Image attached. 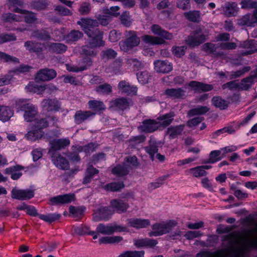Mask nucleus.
<instances>
[{"instance_id":"nucleus-1","label":"nucleus","mask_w":257,"mask_h":257,"mask_svg":"<svg viewBox=\"0 0 257 257\" xmlns=\"http://www.w3.org/2000/svg\"><path fill=\"white\" fill-rule=\"evenodd\" d=\"M257 247V224L250 236L246 239L243 244L238 248L230 246L225 249L219 250L213 253L204 252L197 255L201 257H240L244 250L248 248Z\"/></svg>"},{"instance_id":"nucleus-2","label":"nucleus","mask_w":257,"mask_h":257,"mask_svg":"<svg viewBox=\"0 0 257 257\" xmlns=\"http://www.w3.org/2000/svg\"><path fill=\"white\" fill-rule=\"evenodd\" d=\"M128 205L121 200L115 199L110 202V207H102L93 214V220L98 221L100 220H107L108 215H111L116 211L118 213L123 212L127 210Z\"/></svg>"},{"instance_id":"nucleus-3","label":"nucleus","mask_w":257,"mask_h":257,"mask_svg":"<svg viewBox=\"0 0 257 257\" xmlns=\"http://www.w3.org/2000/svg\"><path fill=\"white\" fill-rule=\"evenodd\" d=\"M150 29L153 34L160 36L161 37H155L145 35L141 37L142 40L147 44L151 45H160L165 43L164 39L171 40L173 35L161 28L158 25H153Z\"/></svg>"},{"instance_id":"nucleus-4","label":"nucleus","mask_w":257,"mask_h":257,"mask_svg":"<svg viewBox=\"0 0 257 257\" xmlns=\"http://www.w3.org/2000/svg\"><path fill=\"white\" fill-rule=\"evenodd\" d=\"M95 34L96 38L95 37L89 38L88 44L82 47L81 51L82 54L94 56L97 53L95 48L104 45V42L102 40V33L99 30H97L95 31Z\"/></svg>"},{"instance_id":"nucleus-5","label":"nucleus","mask_w":257,"mask_h":257,"mask_svg":"<svg viewBox=\"0 0 257 257\" xmlns=\"http://www.w3.org/2000/svg\"><path fill=\"white\" fill-rule=\"evenodd\" d=\"M13 11L20 15L13 14H5L3 15V20L5 22H12L13 21H20L25 18L27 23H32L35 21V15L28 11L22 10L18 8H15Z\"/></svg>"},{"instance_id":"nucleus-6","label":"nucleus","mask_w":257,"mask_h":257,"mask_svg":"<svg viewBox=\"0 0 257 257\" xmlns=\"http://www.w3.org/2000/svg\"><path fill=\"white\" fill-rule=\"evenodd\" d=\"M125 40L119 42L121 50L127 52L139 45L140 39L137 33L133 31H126L124 33Z\"/></svg>"},{"instance_id":"nucleus-7","label":"nucleus","mask_w":257,"mask_h":257,"mask_svg":"<svg viewBox=\"0 0 257 257\" xmlns=\"http://www.w3.org/2000/svg\"><path fill=\"white\" fill-rule=\"evenodd\" d=\"M77 24L81 27L89 38H96L95 31L99 30L97 29L94 30L98 25L96 20L90 18H82L77 21Z\"/></svg>"},{"instance_id":"nucleus-8","label":"nucleus","mask_w":257,"mask_h":257,"mask_svg":"<svg viewBox=\"0 0 257 257\" xmlns=\"http://www.w3.org/2000/svg\"><path fill=\"white\" fill-rule=\"evenodd\" d=\"M125 163L126 165H119L114 167L112 169V173L118 176H124L127 174L130 167L136 166L138 165L137 158L135 156L128 157Z\"/></svg>"},{"instance_id":"nucleus-9","label":"nucleus","mask_w":257,"mask_h":257,"mask_svg":"<svg viewBox=\"0 0 257 257\" xmlns=\"http://www.w3.org/2000/svg\"><path fill=\"white\" fill-rule=\"evenodd\" d=\"M48 125V122L45 119L37 120L34 130L28 132L26 135L27 138L31 141H36L40 139L43 136V132L41 130Z\"/></svg>"},{"instance_id":"nucleus-10","label":"nucleus","mask_w":257,"mask_h":257,"mask_svg":"<svg viewBox=\"0 0 257 257\" xmlns=\"http://www.w3.org/2000/svg\"><path fill=\"white\" fill-rule=\"evenodd\" d=\"M175 225L174 222L170 221L167 222L157 223L152 226V231L149 233L150 236H157L168 233L171 227Z\"/></svg>"},{"instance_id":"nucleus-11","label":"nucleus","mask_w":257,"mask_h":257,"mask_svg":"<svg viewBox=\"0 0 257 257\" xmlns=\"http://www.w3.org/2000/svg\"><path fill=\"white\" fill-rule=\"evenodd\" d=\"M95 148V145L92 143L89 144L83 147L80 146H73V152L69 156V159L73 162H78L80 160V157L78 154V153L83 151L86 154L90 153L94 151Z\"/></svg>"},{"instance_id":"nucleus-12","label":"nucleus","mask_w":257,"mask_h":257,"mask_svg":"<svg viewBox=\"0 0 257 257\" xmlns=\"http://www.w3.org/2000/svg\"><path fill=\"white\" fill-rule=\"evenodd\" d=\"M126 229L125 227L118 225L116 224L105 225L103 224H99L96 228L97 233L110 235L116 232H122Z\"/></svg>"},{"instance_id":"nucleus-13","label":"nucleus","mask_w":257,"mask_h":257,"mask_svg":"<svg viewBox=\"0 0 257 257\" xmlns=\"http://www.w3.org/2000/svg\"><path fill=\"white\" fill-rule=\"evenodd\" d=\"M27 91L42 94L45 90H52L56 89V87L50 84L48 85H39L34 82H30L26 87Z\"/></svg>"},{"instance_id":"nucleus-14","label":"nucleus","mask_w":257,"mask_h":257,"mask_svg":"<svg viewBox=\"0 0 257 257\" xmlns=\"http://www.w3.org/2000/svg\"><path fill=\"white\" fill-rule=\"evenodd\" d=\"M34 196V191L31 189L21 190L14 188L12 191V197L18 200H28Z\"/></svg>"},{"instance_id":"nucleus-15","label":"nucleus","mask_w":257,"mask_h":257,"mask_svg":"<svg viewBox=\"0 0 257 257\" xmlns=\"http://www.w3.org/2000/svg\"><path fill=\"white\" fill-rule=\"evenodd\" d=\"M238 24L241 26L254 27L257 25V10H254L252 14L243 16L238 20Z\"/></svg>"},{"instance_id":"nucleus-16","label":"nucleus","mask_w":257,"mask_h":257,"mask_svg":"<svg viewBox=\"0 0 257 257\" xmlns=\"http://www.w3.org/2000/svg\"><path fill=\"white\" fill-rule=\"evenodd\" d=\"M23 110L25 113L24 117L27 121H33L35 120L36 116L37 114V108L32 104L29 103L24 104L23 106Z\"/></svg>"},{"instance_id":"nucleus-17","label":"nucleus","mask_w":257,"mask_h":257,"mask_svg":"<svg viewBox=\"0 0 257 257\" xmlns=\"http://www.w3.org/2000/svg\"><path fill=\"white\" fill-rule=\"evenodd\" d=\"M75 200V196L73 194L58 195L50 199V202L51 205H55L69 203Z\"/></svg>"},{"instance_id":"nucleus-18","label":"nucleus","mask_w":257,"mask_h":257,"mask_svg":"<svg viewBox=\"0 0 257 257\" xmlns=\"http://www.w3.org/2000/svg\"><path fill=\"white\" fill-rule=\"evenodd\" d=\"M56 72L53 69H44L40 70L35 76L36 80L48 81L56 76Z\"/></svg>"},{"instance_id":"nucleus-19","label":"nucleus","mask_w":257,"mask_h":257,"mask_svg":"<svg viewBox=\"0 0 257 257\" xmlns=\"http://www.w3.org/2000/svg\"><path fill=\"white\" fill-rule=\"evenodd\" d=\"M159 128V124L157 120L153 119L144 120L142 124L138 127V129L140 131L148 133L153 132Z\"/></svg>"},{"instance_id":"nucleus-20","label":"nucleus","mask_w":257,"mask_h":257,"mask_svg":"<svg viewBox=\"0 0 257 257\" xmlns=\"http://www.w3.org/2000/svg\"><path fill=\"white\" fill-rule=\"evenodd\" d=\"M92 60L90 58H85L83 59L82 64H79L78 66H72L68 64H66V69L70 72H78L83 71L87 68L92 64Z\"/></svg>"},{"instance_id":"nucleus-21","label":"nucleus","mask_w":257,"mask_h":257,"mask_svg":"<svg viewBox=\"0 0 257 257\" xmlns=\"http://www.w3.org/2000/svg\"><path fill=\"white\" fill-rule=\"evenodd\" d=\"M70 141L68 139H61L53 140L50 142L51 149L49 152L50 154H52L53 151L64 148L70 145Z\"/></svg>"},{"instance_id":"nucleus-22","label":"nucleus","mask_w":257,"mask_h":257,"mask_svg":"<svg viewBox=\"0 0 257 257\" xmlns=\"http://www.w3.org/2000/svg\"><path fill=\"white\" fill-rule=\"evenodd\" d=\"M188 85L196 92L210 91L213 88L212 85L205 84L196 81H192Z\"/></svg>"},{"instance_id":"nucleus-23","label":"nucleus","mask_w":257,"mask_h":257,"mask_svg":"<svg viewBox=\"0 0 257 257\" xmlns=\"http://www.w3.org/2000/svg\"><path fill=\"white\" fill-rule=\"evenodd\" d=\"M26 49L31 52L40 53L47 50V44H42L33 41H28L25 43Z\"/></svg>"},{"instance_id":"nucleus-24","label":"nucleus","mask_w":257,"mask_h":257,"mask_svg":"<svg viewBox=\"0 0 257 257\" xmlns=\"http://www.w3.org/2000/svg\"><path fill=\"white\" fill-rule=\"evenodd\" d=\"M129 226L137 229L146 228L151 224L149 219L133 218L127 220Z\"/></svg>"},{"instance_id":"nucleus-25","label":"nucleus","mask_w":257,"mask_h":257,"mask_svg":"<svg viewBox=\"0 0 257 257\" xmlns=\"http://www.w3.org/2000/svg\"><path fill=\"white\" fill-rule=\"evenodd\" d=\"M154 64L155 69L158 72L168 73L173 68L171 63L166 61L157 60L154 62Z\"/></svg>"},{"instance_id":"nucleus-26","label":"nucleus","mask_w":257,"mask_h":257,"mask_svg":"<svg viewBox=\"0 0 257 257\" xmlns=\"http://www.w3.org/2000/svg\"><path fill=\"white\" fill-rule=\"evenodd\" d=\"M118 89L122 93L130 95L136 94L137 91V87L131 85L128 82L125 81H121L118 83Z\"/></svg>"},{"instance_id":"nucleus-27","label":"nucleus","mask_w":257,"mask_h":257,"mask_svg":"<svg viewBox=\"0 0 257 257\" xmlns=\"http://www.w3.org/2000/svg\"><path fill=\"white\" fill-rule=\"evenodd\" d=\"M51 155L52 161L53 164L59 168L66 170L69 168V163L64 157L56 154H50Z\"/></svg>"},{"instance_id":"nucleus-28","label":"nucleus","mask_w":257,"mask_h":257,"mask_svg":"<svg viewBox=\"0 0 257 257\" xmlns=\"http://www.w3.org/2000/svg\"><path fill=\"white\" fill-rule=\"evenodd\" d=\"M95 114L90 111H77L74 116V121L76 124H80L91 117L94 116Z\"/></svg>"},{"instance_id":"nucleus-29","label":"nucleus","mask_w":257,"mask_h":257,"mask_svg":"<svg viewBox=\"0 0 257 257\" xmlns=\"http://www.w3.org/2000/svg\"><path fill=\"white\" fill-rule=\"evenodd\" d=\"M44 110L46 111H58L60 103L56 99H44L41 103Z\"/></svg>"},{"instance_id":"nucleus-30","label":"nucleus","mask_w":257,"mask_h":257,"mask_svg":"<svg viewBox=\"0 0 257 257\" xmlns=\"http://www.w3.org/2000/svg\"><path fill=\"white\" fill-rule=\"evenodd\" d=\"M130 102L124 98H120L110 102V107L114 109L123 110L128 108Z\"/></svg>"},{"instance_id":"nucleus-31","label":"nucleus","mask_w":257,"mask_h":257,"mask_svg":"<svg viewBox=\"0 0 257 257\" xmlns=\"http://www.w3.org/2000/svg\"><path fill=\"white\" fill-rule=\"evenodd\" d=\"M205 39L206 36L199 31L195 34L194 36L189 37L187 41L189 45L194 46L203 43Z\"/></svg>"},{"instance_id":"nucleus-32","label":"nucleus","mask_w":257,"mask_h":257,"mask_svg":"<svg viewBox=\"0 0 257 257\" xmlns=\"http://www.w3.org/2000/svg\"><path fill=\"white\" fill-rule=\"evenodd\" d=\"M175 116L174 113L170 112L169 113L165 114L160 116L157 118V123H158L159 127H166L169 125L173 121Z\"/></svg>"},{"instance_id":"nucleus-33","label":"nucleus","mask_w":257,"mask_h":257,"mask_svg":"<svg viewBox=\"0 0 257 257\" xmlns=\"http://www.w3.org/2000/svg\"><path fill=\"white\" fill-rule=\"evenodd\" d=\"M257 81V75L254 72H251L250 75L243 79L240 83L239 87L243 90H247L249 88L253 83Z\"/></svg>"},{"instance_id":"nucleus-34","label":"nucleus","mask_w":257,"mask_h":257,"mask_svg":"<svg viewBox=\"0 0 257 257\" xmlns=\"http://www.w3.org/2000/svg\"><path fill=\"white\" fill-rule=\"evenodd\" d=\"M184 125L171 126L167 129V134L170 139H174L180 135L184 130Z\"/></svg>"},{"instance_id":"nucleus-35","label":"nucleus","mask_w":257,"mask_h":257,"mask_svg":"<svg viewBox=\"0 0 257 257\" xmlns=\"http://www.w3.org/2000/svg\"><path fill=\"white\" fill-rule=\"evenodd\" d=\"M23 167L16 165L7 168L5 172L7 174H10L11 177L13 180L18 179L22 175L21 171Z\"/></svg>"},{"instance_id":"nucleus-36","label":"nucleus","mask_w":257,"mask_h":257,"mask_svg":"<svg viewBox=\"0 0 257 257\" xmlns=\"http://www.w3.org/2000/svg\"><path fill=\"white\" fill-rule=\"evenodd\" d=\"M47 50L49 52L62 53L66 51L67 47L61 43H47Z\"/></svg>"},{"instance_id":"nucleus-37","label":"nucleus","mask_w":257,"mask_h":257,"mask_svg":"<svg viewBox=\"0 0 257 257\" xmlns=\"http://www.w3.org/2000/svg\"><path fill=\"white\" fill-rule=\"evenodd\" d=\"M82 36L83 34L81 32L72 30L66 37H64L62 39L65 40L67 43H72L78 41Z\"/></svg>"},{"instance_id":"nucleus-38","label":"nucleus","mask_w":257,"mask_h":257,"mask_svg":"<svg viewBox=\"0 0 257 257\" xmlns=\"http://www.w3.org/2000/svg\"><path fill=\"white\" fill-rule=\"evenodd\" d=\"M157 243V242L155 240L148 238L138 239L134 241L135 245L138 247H153L156 245Z\"/></svg>"},{"instance_id":"nucleus-39","label":"nucleus","mask_w":257,"mask_h":257,"mask_svg":"<svg viewBox=\"0 0 257 257\" xmlns=\"http://www.w3.org/2000/svg\"><path fill=\"white\" fill-rule=\"evenodd\" d=\"M13 115V111L8 106H0V120L5 122Z\"/></svg>"},{"instance_id":"nucleus-40","label":"nucleus","mask_w":257,"mask_h":257,"mask_svg":"<svg viewBox=\"0 0 257 257\" xmlns=\"http://www.w3.org/2000/svg\"><path fill=\"white\" fill-rule=\"evenodd\" d=\"M242 47L245 49L242 52L243 55H246L254 53L256 50V47L254 40L245 41L242 45Z\"/></svg>"},{"instance_id":"nucleus-41","label":"nucleus","mask_w":257,"mask_h":257,"mask_svg":"<svg viewBox=\"0 0 257 257\" xmlns=\"http://www.w3.org/2000/svg\"><path fill=\"white\" fill-rule=\"evenodd\" d=\"M122 240V237L119 236H104L99 239L100 244H115L120 242Z\"/></svg>"},{"instance_id":"nucleus-42","label":"nucleus","mask_w":257,"mask_h":257,"mask_svg":"<svg viewBox=\"0 0 257 257\" xmlns=\"http://www.w3.org/2000/svg\"><path fill=\"white\" fill-rule=\"evenodd\" d=\"M212 104L220 109H225L228 105L229 102L227 100L223 99L220 97H213L212 99Z\"/></svg>"},{"instance_id":"nucleus-43","label":"nucleus","mask_w":257,"mask_h":257,"mask_svg":"<svg viewBox=\"0 0 257 257\" xmlns=\"http://www.w3.org/2000/svg\"><path fill=\"white\" fill-rule=\"evenodd\" d=\"M89 107L96 112H100L105 109L106 107L103 102L97 100H90L88 103Z\"/></svg>"},{"instance_id":"nucleus-44","label":"nucleus","mask_w":257,"mask_h":257,"mask_svg":"<svg viewBox=\"0 0 257 257\" xmlns=\"http://www.w3.org/2000/svg\"><path fill=\"white\" fill-rule=\"evenodd\" d=\"M40 219L49 223L58 220L61 215L58 213H49L47 214H38Z\"/></svg>"},{"instance_id":"nucleus-45","label":"nucleus","mask_w":257,"mask_h":257,"mask_svg":"<svg viewBox=\"0 0 257 257\" xmlns=\"http://www.w3.org/2000/svg\"><path fill=\"white\" fill-rule=\"evenodd\" d=\"M237 9V6L236 3H227L223 7V11L227 16H233L236 14Z\"/></svg>"},{"instance_id":"nucleus-46","label":"nucleus","mask_w":257,"mask_h":257,"mask_svg":"<svg viewBox=\"0 0 257 257\" xmlns=\"http://www.w3.org/2000/svg\"><path fill=\"white\" fill-rule=\"evenodd\" d=\"M209 109L205 106H200L196 108L190 110L188 114L189 116H193L196 115H201L205 114L209 111Z\"/></svg>"},{"instance_id":"nucleus-47","label":"nucleus","mask_w":257,"mask_h":257,"mask_svg":"<svg viewBox=\"0 0 257 257\" xmlns=\"http://www.w3.org/2000/svg\"><path fill=\"white\" fill-rule=\"evenodd\" d=\"M188 172L189 174L195 177H201L206 175V172L201 166L190 169L188 170Z\"/></svg>"},{"instance_id":"nucleus-48","label":"nucleus","mask_w":257,"mask_h":257,"mask_svg":"<svg viewBox=\"0 0 257 257\" xmlns=\"http://www.w3.org/2000/svg\"><path fill=\"white\" fill-rule=\"evenodd\" d=\"M98 171L94 168L92 166H89L86 170V174L83 180L84 184L89 183L93 176L95 174H97Z\"/></svg>"},{"instance_id":"nucleus-49","label":"nucleus","mask_w":257,"mask_h":257,"mask_svg":"<svg viewBox=\"0 0 257 257\" xmlns=\"http://www.w3.org/2000/svg\"><path fill=\"white\" fill-rule=\"evenodd\" d=\"M166 93L169 96L175 98H179L184 95V91L180 88L169 89L166 90Z\"/></svg>"},{"instance_id":"nucleus-50","label":"nucleus","mask_w":257,"mask_h":257,"mask_svg":"<svg viewBox=\"0 0 257 257\" xmlns=\"http://www.w3.org/2000/svg\"><path fill=\"white\" fill-rule=\"evenodd\" d=\"M0 60L4 62H12L14 64L19 63V60L17 58L11 56L1 51H0Z\"/></svg>"},{"instance_id":"nucleus-51","label":"nucleus","mask_w":257,"mask_h":257,"mask_svg":"<svg viewBox=\"0 0 257 257\" xmlns=\"http://www.w3.org/2000/svg\"><path fill=\"white\" fill-rule=\"evenodd\" d=\"M222 158L221 150H214L211 151L209 155L208 162L214 163L220 161Z\"/></svg>"},{"instance_id":"nucleus-52","label":"nucleus","mask_w":257,"mask_h":257,"mask_svg":"<svg viewBox=\"0 0 257 257\" xmlns=\"http://www.w3.org/2000/svg\"><path fill=\"white\" fill-rule=\"evenodd\" d=\"M240 4L242 9L257 10V2L253 0H242Z\"/></svg>"},{"instance_id":"nucleus-53","label":"nucleus","mask_w":257,"mask_h":257,"mask_svg":"<svg viewBox=\"0 0 257 257\" xmlns=\"http://www.w3.org/2000/svg\"><path fill=\"white\" fill-rule=\"evenodd\" d=\"M31 36L42 40H47L50 38L49 35L45 31H35L31 34Z\"/></svg>"},{"instance_id":"nucleus-54","label":"nucleus","mask_w":257,"mask_h":257,"mask_svg":"<svg viewBox=\"0 0 257 257\" xmlns=\"http://www.w3.org/2000/svg\"><path fill=\"white\" fill-rule=\"evenodd\" d=\"M95 90L101 94H109L112 91V87L108 83H104L96 87Z\"/></svg>"},{"instance_id":"nucleus-55","label":"nucleus","mask_w":257,"mask_h":257,"mask_svg":"<svg viewBox=\"0 0 257 257\" xmlns=\"http://www.w3.org/2000/svg\"><path fill=\"white\" fill-rule=\"evenodd\" d=\"M144 251H127L118 255V257H143Z\"/></svg>"},{"instance_id":"nucleus-56","label":"nucleus","mask_w":257,"mask_h":257,"mask_svg":"<svg viewBox=\"0 0 257 257\" xmlns=\"http://www.w3.org/2000/svg\"><path fill=\"white\" fill-rule=\"evenodd\" d=\"M184 15L188 20L192 22L198 21L200 17L199 12L196 11L185 13Z\"/></svg>"},{"instance_id":"nucleus-57","label":"nucleus","mask_w":257,"mask_h":257,"mask_svg":"<svg viewBox=\"0 0 257 257\" xmlns=\"http://www.w3.org/2000/svg\"><path fill=\"white\" fill-rule=\"evenodd\" d=\"M150 77V75H149L148 72L146 71L140 72L137 73L138 80L139 82L142 84L147 83L149 82Z\"/></svg>"},{"instance_id":"nucleus-58","label":"nucleus","mask_w":257,"mask_h":257,"mask_svg":"<svg viewBox=\"0 0 257 257\" xmlns=\"http://www.w3.org/2000/svg\"><path fill=\"white\" fill-rule=\"evenodd\" d=\"M120 20L121 23L127 27L131 26L132 22L129 13L127 12H124L120 15Z\"/></svg>"},{"instance_id":"nucleus-59","label":"nucleus","mask_w":257,"mask_h":257,"mask_svg":"<svg viewBox=\"0 0 257 257\" xmlns=\"http://www.w3.org/2000/svg\"><path fill=\"white\" fill-rule=\"evenodd\" d=\"M73 231L74 233L80 235L91 234L89 227L86 226L82 225L78 227H75L73 228Z\"/></svg>"},{"instance_id":"nucleus-60","label":"nucleus","mask_w":257,"mask_h":257,"mask_svg":"<svg viewBox=\"0 0 257 257\" xmlns=\"http://www.w3.org/2000/svg\"><path fill=\"white\" fill-rule=\"evenodd\" d=\"M124 187L123 183H111L105 186V189L111 191H116Z\"/></svg>"},{"instance_id":"nucleus-61","label":"nucleus","mask_w":257,"mask_h":257,"mask_svg":"<svg viewBox=\"0 0 257 257\" xmlns=\"http://www.w3.org/2000/svg\"><path fill=\"white\" fill-rule=\"evenodd\" d=\"M32 67L28 65H21L20 67L13 71H10V73L14 74H19L20 73H24L29 72Z\"/></svg>"},{"instance_id":"nucleus-62","label":"nucleus","mask_w":257,"mask_h":257,"mask_svg":"<svg viewBox=\"0 0 257 257\" xmlns=\"http://www.w3.org/2000/svg\"><path fill=\"white\" fill-rule=\"evenodd\" d=\"M119 7L118 6L111 7L109 9H107L105 10V13L114 17H117L120 13L118 12Z\"/></svg>"},{"instance_id":"nucleus-63","label":"nucleus","mask_w":257,"mask_h":257,"mask_svg":"<svg viewBox=\"0 0 257 257\" xmlns=\"http://www.w3.org/2000/svg\"><path fill=\"white\" fill-rule=\"evenodd\" d=\"M173 54L178 57H181L185 54L186 48L184 46L174 47L172 48Z\"/></svg>"},{"instance_id":"nucleus-64","label":"nucleus","mask_w":257,"mask_h":257,"mask_svg":"<svg viewBox=\"0 0 257 257\" xmlns=\"http://www.w3.org/2000/svg\"><path fill=\"white\" fill-rule=\"evenodd\" d=\"M146 152L150 155L152 160H154V156L157 153L158 150L155 144H151L145 149Z\"/></svg>"}]
</instances>
